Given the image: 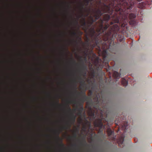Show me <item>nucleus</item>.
<instances>
[{
	"label": "nucleus",
	"mask_w": 152,
	"mask_h": 152,
	"mask_svg": "<svg viewBox=\"0 0 152 152\" xmlns=\"http://www.w3.org/2000/svg\"><path fill=\"white\" fill-rule=\"evenodd\" d=\"M142 0H107L108 4L103 3L100 9L94 10L93 11L96 18L94 19H98L104 13H109L111 11L115 10L120 14L121 19H134L136 18L137 10L135 8L131 11L129 13L137 1L140 2Z\"/></svg>",
	"instance_id": "obj_1"
},
{
	"label": "nucleus",
	"mask_w": 152,
	"mask_h": 152,
	"mask_svg": "<svg viewBox=\"0 0 152 152\" xmlns=\"http://www.w3.org/2000/svg\"><path fill=\"white\" fill-rule=\"evenodd\" d=\"M94 102H87L86 103V107L88 110V114L89 116L94 119L95 118V111L92 109V107L93 106L94 108L96 110H101L100 107L101 103V101L99 100V99L97 96H96L94 98Z\"/></svg>",
	"instance_id": "obj_2"
},
{
	"label": "nucleus",
	"mask_w": 152,
	"mask_h": 152,
	"mask_svg": "<svg viewBox=\"0 0 152 152\" xmlns=\"http://www.w3.org/2000/svg\"><path fill=\"white\" fill-rule=\"evenodd\" d=\"M110 34V33H107L105 32V38H103L104 41L103 44L102 49H103V59L105 61L106 60L108 61L107 59V56H108V51L109 50V48H107V47L108 46L107 44V42L108 41L109 39V36Z\"/></svg>",
	"instance_id": "obj_3"
},
{
	"label": "nucleus",
	"mask_w": 152,
	"mask_h": 152,
	"mask_svg": "<svg viewBox=\"0 0 152 152\" xmlns=\"http://www.w3.org/2000/svg\"><path fill=\"white\" fill-rule=\"evenodd\" d=\"M105 120V118L104 117L103 114L101 113L100 118L96 119L94 122V126L102 128L103 126L102 121Z\"/></svg>",
	"instance_id": "obj_4"
},
{
	"label": "nucleus",
	"mask_w": 152,
	"mask_h": 152,
	"mask_svg": "<svg viewBox=\"0 0 152 152\" xmlns=\"http://www.w3.org/2000/svg\"><path fill=\"white\" fill-rule=\"evenodd\" d=\"M73 86L74 88L75 89V92H77L78 94L79 95H81L82 94L83 95L81 98L80 99V101L81 102V103H79H79H81L83 104L84 102L85 101L87 100L88 99V97L86 96L85 92H83L81 91L80 92H77V91L76 90V84H74Z\"/></svg>",
	"instance_id": "obj_5"
},
{
	"label": "nucleus",
	"mask_w": 152,
	"mask_h": 152,
	"mask_svg": "<svg viewBox=\"0 0 152 152\" xmlns=\"http://www.w3.org/2000/svg\"><path fill=\"white\" fill-rule=\"evenodd\" d=\"M79 105L80 106V107H78V106L77 105L76 108L74 109V111H75L76 110H77L78 111L77 115L80 117V121H82V119L81 118V117L83 111L84 110V108L83 104L81 103H79Z\"/></svg>",
	"instance_id": "obj_6"
},
{
	"label": "nucleus",
	"mask_w": 152,
	"mask_h": 152,
	"mask_svg": "<svg viewBox=\"0 0 152 152\" xmlns=\"http://www.w3.org/2000/svg\"><path fill=\"white\" fill-rule=\"evenodd\" d=\"M76 117V116L73 114L72 113L71 114L69 121L66 123V124L69 128L70 127L72 124H74L75 123Z\"/></svg>",
	"instance_id": "obj_7"
},
{
	"label": "nucleus",
	"mask_w": 152,
	"mask_h": 152,
	"mask_svg": "<svg viewBox=\"0 0 152 152\" xmlns=\"http://www.w3.org/2000/svg\"><path fill=\"white\" fill-rule=\"evenodd\" d=\"M72 35L76 37L77 39L78 40V41H77V40H74V42L75 43L76 46H78L80 42L83 43V42L81 41V37L78 36L76 32L74 31L72 33Z\"/></svg>",
	"instance_id": "obj_8"
},
{
	"label": "nucleus",
	"mask_w": 152,
	"mask_h": 152,
	"mask_svg": "<svg viewBox=\"0 0 152 152\" xmlns=\"http://www.w3.org/2000/svg\"><path fill=\"white\" fill-rule=\"evenodd\" d=\"M89 3V1L88 0H86L85 1V4H83L81 3L80 6L79 7V9L81 11H83L84 10L86 9V8H84V5H85L87 7Z\"/></svg>",
	"instance_id": "obj_9"
},
{
	"label": "nucleus",
	"mask_w": 152,
	"mask_h": 152,
	"mask_svg": "<svg viewBox=\"0 0 152 152\" xmlns=\"http://www.w3.org/2000/svg\"><path fill=\"white\" fill-rule=\"evenodd\" d=\"M100 20V22L101 23L100 25V28L101 29H102L103 28H104V30H106L109 27V25H107L105 26L104 27L103 26V25L102 24L103 22L104 21V20H105V21L108 22V20Z\"/></svg>",
	"instance_id": "obj_10"
},
{
	"label": "nucleus",
	"mask_w": 152,
	"mask_h": 152,
	"mask_svg": "<svg viewBox=\"0 0 152 152\" xmlns=\"http://www.w3.org/2000/svg\"><path fill=\"white\" fill-rule=\"evenodd\" d=\"M81 72L83 74V75L85 76L86 75V72L85 71L87 69V67L86 65L83 63L82 64L81 66Z\"/></svg>",
	"instance_id": "obj_11"
},
{
	"label": "nucleus",
	"mask_w": 152,
	"mask_h": 152,
	"mask_svg": "<svg viewBox=\"0 0 152 152\" xmlns=\"http://www.w3.org/2000/svg\"><path fill=\"white\" fill-rule=\"evenodd\" d=\"M145 5L146 3L144 2H142L141 3H139L137 7L138 8L142 9L144 8L145 6Z\"/></svg>",
	"instance_id": "obj_12"
},
{
	"label": "nucleus",
	"mask_w": 152,
	"mask_h": 152,
	"mask_svg": "<svg viewBox=\"0 0 152 152\" xmlns=\"http://www.w3.org/2000/svg\"><path fill=\"white\" fill-rule=\"evenodd\" d=\"M128 126V123L126 122H124L123 125H122V130L126 131L127 128Z\"/></svg>",
	"instance_id": "obj_13"
},
{
	"label": "nucleus",
	"mask_w": 152,
	"mask_h": 152,
	"mask_svg": "<svg viewBox=\"0 0 152 152\" xmlns=\"http://www.w3.org/2000/svg\"><path fill=\"white\" fill-rule=\"evenodd\" d=\"M124 138L123 136H121L120 137L118 141V142L119 145L120 144L122 145L123 144L124 141Z\"/></svg>",
	"instance_id": "obj_14"
},
{
	"label": "nucleus",
	"mask_w": 152,
	"mask_h": 152,
	"mask_svg": "<svg viewBox=\"0 0 152 152\" xmlns=\"http://www.w3.org/2000/svg\"><path fill=\"white\" fill-rule=\"evenodd\" d=\"M130 20L129 21V23L132 26H135L136 25V20Z\"/></svg>",
	"instance_id": "obj_15"
},
{
	"label": "nucleus",
	"mask_w": 152,
	"mask_h": 152,
	"mask_svg": "<svg viewBox=\"0 0 152 152\" xmlns=\"http://www.w3.org/2000/svg\"><path fill=\"white\" fill-rule=\"evenodd\" d=\"M121 83L124 86H126L127 85V82L124 78L122 79Z\"/></svg>",
	"instance_id": "obj_16"
},
{
	"label": "nucleus",
	"mask_w": 152,
	"mask_h": 152,
	"mask_svg": "<svg viewBox=\"0 0 152 152\" xmlns=\"http://www.w3.org/2000/svg\"><path fill=\"white\" fill-rule=\"evenodd\" d=\"M72 7L70 4H68L67 6L64 8V11L65 12H68L71 8Z\"/></svg>",
	"instance_id": "obj_17"
},
{
	"label": "nucleus",
	"mask_w": 152,
	"mask_h": 152,
	"mask_svg": "<svg viewBox=\"0 0 152 152\" xmlns=\"http://www.w3.org/2000/svg\"><path fill=\"white\" fill-rule=\"evenodd\" d=\"M113 75L116 78H118V77H119L120 76V74L118 72L115 71L114 72Z\"/></svg>",
	"instance_id": "obj_18"
},
{
	"label": "nucleus",
	"mask_w": 152,
	"mask_h": 152,
	"mask_svg": "<svg viewBox=\"0 0 152 152\" xmlns=\"http://www.w3.org/2000/svg\"><path fill=\"white\" fill-rule=\"evenodd\" d=\"M79 79L80 80V83H81V86H84L86 85L85 82L84 80L82 79L81 77H80L79 78Z\"/></svg>",
	"instance_id": "obj_19"
},
{
	"label": "nucleus",
	"mask_w": 152,
	"mask_h": 152,
	"mask_svg": "<svg viewBox=\"0 0 152 152\" xmlns=\"http://www.w3.org/2000/svg\"><path fill=\"white\" fill-rule=\"evenodd\" d=\"M107 132L109 136L111 135L113 133V132L110 129H108Z\"/></svg>",
	"instance_id": "obj_20"
},
{
	"label": "nucleus",
	"mask_w": 152,
	"mask_h": 152,
	"mask_svg": "<svg viewBox=\"0 0 152 152\" xmlns=\"http://www.w3.org/2000/svg\"><path fill=\"white\" fill-rule=\"evenodd\" d=\"M67 102L68 103H74L75 104L76 103L75 102V101H73L72 100H66Z\"/></svg>",
	"instance_id": "obj_21"
},
{
	"label": "nucleus",
	"mask_w": 152,
	"mask_h": 152,
	"mask_svg": "<svg viewBox=\"0 0 152 152\" xmlns=\"http://www.w3.org/2000/svg\"><path fill=\"white\" fill-rule=\"evenodd\" d=\"M123 20L122 21V22H123V23H122L121 25V26L122 27H125L126 26V23H124V21L126 20Z\"/></svg>",
	"instance_id": "obj_22"
},
{
	"label": "nucleus",
	"mask_w": 152,
	"mask_h": 152,
	"mask_svg": "<svg viewBox=\"0 0 152 152\" xmlns=\"http://www.w3.org/2000/svg\"><path fill=\"white\" fill-rule=\"evenodd\" d=\"M55 132L57 134V138L59 140L60 139L58 136V135L60 133L59 132L58 130H56V131H55Z\"/></svg>",
	"instance_id": "obj_23"
},
{
	"label": "nucleus",
	"mask_w": 152,
	"mask_h": 152,
	"mask_svg": "<svg viewBox=\"0 0 152 152\" xmlns=\"http://www.w3.org/2000/svg\"><path fill=\"white\" fill-rule=\"evenodd\" d=\"M61 143L60 144V146L63 148H64V144H63V143L62 142V141L61 140Z\"/></svg>",
	"instance_id": "obj_24"
},
{
	"label": "nucleus",
	"mask_w": 152,
	"mask_h": 152,
	"mask_svg": "<svg viewBox=\"0 0 152 152\" xmlns=\"http://www.w3.org/2000/svg\"><path fill=\"white\" fill-rule=\"evenodd\" d=\"M68 110L69 112H71L72 111V110L69 107V105H68Z\"/></svg>",
	"instance_id": "obj_25"
},
{
	"label": "nucleus",
	"mask_w": 152,
	"mask_h": 152,
	"mask_svg": "<svg viewBox=\"0 0 152 152\" xmlns=\"http://www.w3.org/2000/svg\"><path fill=\"white\" fill-rule=\"evenodd\" d=\"M73 137L74 138H76V137H77V134H76V133H74V134L73 135Z\"/></svg>",
	"instance_id": "obj_26"
},
{
	"label": "nucleus",
	"mask_w": 152,
	"mask_h": 152,
	"mask_svg": "<svg viewBox=\"0 0 152 152\" xmlns=\"http://www.w3.org/2000/svg\"><path fill=\"white\" fill-rule=\"evenodd\" d=\"M107 18H104L103 19H110V16L109 15H107Z\"/></svg>",
	"instance_id": "obj_27"
},
{
	"label": "nucleus",
	"mask_w": 152,
	"mask_h": 152,
	"mask_svg": "<svg viewBox=\"0 0 152 152\" xmlns=\"http://www.w3.org/2000/svg\"><path fill=\"white\" fill-rule=\"evenodd\" d=\"M37 10L38 11H41V9L40 8H38L37 9Z\"/></svg>",
	"instance_id": "obj_28"
},
{
	"label": "nucleus",
	"mask_w": 152,
	"mask_h": 152,
	"mask_svg": "<svg viewBox=\"0 0 152 152\" xmlns=\"http://www.w3.org/2000/svg\"><path fill=\"white\" fill-rule=\"evenodd\" d=\"M73 62L74 64H77L75 61V60H74L73 59Z\"/></svg>",
	"instance_id": "obj_29"
},
{
	"label": "nucleus",
	"mask_w": 152,
	"mask_h": 152,
	"mask_svg": "<svg viewBox=\"0 0 152 152\" xmlns=\"http://www.w3.org/2000/svg\"><path fill=\"white\" fill-rule=\"evenodd\" d=\"M72 146L74 147H75L76 146V144H73L72 145Z\"/></svg>",
	"instance_id": "obj_30"
},
{
	"label": "nucleus",
	"mask_w": 152,
	"mask_h": 152,
	"mask_svg": "<svg viewBox=\"0 0 152 152\" xmlns=\"http://www.w3.org/2000/svg\"><path fill=\"white\" fill-rule=\"evenodd\" d=\"M79 58L80 59H81V61H83L82 59V56H79Z\"/></svg>",
	"instance_id": "obj_31"
},
{
	"label": "nucleus",
	"mask_w": 152,
	"mask_h": 152,
	"mask_svg": "<svg viewBox=\"0 0 152 152\" xmlns=\"http://www.w3.org/2000/svg\"><path fill=\"white\" fill-rule=\"evenodd\" d=\"M52 10L53 11H55V9H54L53 8V9H52Z\"/></svg>",
	"instance_id": "obj_32"
},
{
	"label": "nucleus",
	"mask_w": 152,
	"mask_h": 152,
	"mask_svg": "<svg viewBox=\"0 0 152 152\" xmlns=\"http://www.w3.org/2000/svg\"><path fill=\"white\" fill-rule=\"evenodd\" d=\"M97 31H98V32H100V30H98Z\"/></svg>",
	"instance_id": "obj_33"
},
{
	"label": "nucleus",
	"mask_w": 152,
	"mask_h": 152,
	"mask_svg": "<svg viewBox=\"0 0 152 152\" xmlns=\"http://www.w3.org/2000/svg\"><path fill=\"white\" fill-rule=\"evenodd\" d=\"M84 53H85V54H86V55H87L85 51V52H84Z\"/></svg>",
	"instance_id": "obj_34"
},
{
	"label": "nucleus",
	"mask_w": 152,
	"mask_h": 152,
	"mask_svg": "<svg viewBox=\"0 0 152 152\" xmlns=\"http://www.w3.org/2000/svg\"><path fill=\"white\" fill-rule=\"evenodd\" d=\"M140 14H141V15H143V13H142V12H140Z\"/></svg>",
	"instance_id": "obj_35"
},
{
	"label": "nucleus",
	"mask_w": 152,
	"mask_h": 152,
	"mask_svg": "<svg viewBox=\"0 0 152 152\" xmlns=\"http://www.w3.org/2000/svg\"><path fill=\"white\" fill-rule=\"evenodd\" d=\"M117 20V22H119V21H119V20H120L118 19V20Z\"/></svg>",
	"instance_id": "obj_36"
},
{
	"label": "nucleus",
	"mask_w": 152,
	"mask_h": 152,
	"mask_svg": "<svg viewBox=\"0 0 152 152\" xmlns=\"http://www.w3.org/2000/svg\"><path fill=\"white\" fill-rule=\"evenodd\" d=\"M79 32H80V34H82V33H83L82 32H81V31H79Z\"/></svg>",
	"instance_id": "obj_37"
},
{
	"label": "nucleus",
	"mask_w": 152,
	"mask_h": 152,
	"mask_svg": "<svg viewBox=\"0 0 152 152\" xmlns=\"http://www.w3.org/2000/svg\"><path fill=\"white\" fill-rule=\"evenodd\" d=\"M57 104H58V105H60V104H58V102H57Z\"/></svg>",
	"instance_id": "obj_38"
},
{
	"label": "nucleus",
	"mask_w": 152,
	"mask_h": 152,
	"mask_svg": "<svg viewBox=\"0 0 152 152\" xmlns=\"http://www.w3.org/2000/svg\"><path fill=\"white\" fill-rule=\"evenodd\" d=\"M102 99V98L101 99V100H102V101H103V100Z\"/></svg>",
	"instance_id": "obj_39"
},
{
	"label": "nucleus",
	"mask_w": 152,
	"mask_h": 152,
	"mask_svg": "<svg viewBox=\"0 0 152 152\" xmlns=\"http://www.w3.org/2000/svg\"><path fill=\"white\" fill-rule=\"evenodd\" d=\"M90 9L89 8V9H88V11H90Z\"/></svg>",
	"instance_id": "obj_40"
},
{
	"label": "nucleus",
	"mask_w": 152,
	"mask_h": 152,
	"mask_svg": "<svg viewBox=\"0 0 152 152\" xmlns=\"http://www.w3.org/2000/svg\"><path fill=\"white\" fill-rule=\"evenodd\" d=\"M64 128H65V129H66V127H64Z\"/></svg>",
	"instance_id": "obj_41"
},
{
	"label": "nucleus",
	"mask_w": 152,
	"mask_h": 152,
	"mask_svg": "<svg viewBox=\"0 0 152 152\" xmlns=\"http://www.w3.org/2000/svg\"><path fill=\"white\" fill-rule=\"evenodd\" d=\"M69 138H71V137H70V136H69Z\"/></svg>",
	"instance_id": "obj_42"
},
{
	"label": "nucleus",
	"mask_w": 152,
	"mask_h": 152,
	"mask_svg": "<svg viewBox=\"0 0 152 152\" xmlns=\"http://www.w3.org/2000/svg\"><path fill=\"white\" fill-rule=\"evenodd\" d=\"M104 31L103 30H102V32H104Z\"/></svg>",
	"instance_id": "obj_43"
},
{
	"label": "nucleus",
	"mask_w": 152,
	"mask_h": 152,
	"mask_svg": "<svg viewBox=\"0 0 152 152\" xmlns=\"http://www.w3.org/2000/svg\"><path fill=\"white\" fill-rule=\"evenodd\" d=\"M113 24V23L112 22H111V24Z\"/></svg>",
	"instance_id": "obj_44"
},
{
	"label": "nucleus",
	"mask_w": 152,
	"mask_h": 152,
	"mask_svg": "<svg viewBox=\"0 0 152 152\" xmlns=\"http://www.w3.org/2000/svg\"><path fill=\"white\" fill-rule=\"evenodd\" d=\"M81 19H85V18H81Z\"/></svg>",
	"instance_id": "obj_45"
},
{
	"label": "nucleus",
	"mask_w": 152,
	"mask_h": 152,
	"mask_svg": "<svg viewBox=\"0 0 152 152\" xmlns=\"http://www.w3.org/2000/svg\"><path fill=\"white\" fill-rule=\"evenodd\" d=\"M86 121L88 122V121L87 120H86Z\"/></svg>",
	"instance_id": "obj_46"
},
{
	"label": "nucleus",
	"mask_w": 152,
	"mask_h": 152,
	"mask_svg": "<svg viewBox=\"0 0 152 152\" xmlns=\"http://www.w3.org/2000/svg\"><path fill=\"white\" fill-rule=\"evenodd\" d=\"M34 99H36L35 98H34Z\"/></svg>",
	"instance_id": "obj_47"
},
{
	"label": "nucleus",
	"mask_w": 152,
	"mask_h": 152,
	"mask_svg": "<svg viewBox=\"0 0 152 152\" xmlns=\"http://www.w3.org/2000/svg\"><path fill=\"white\" fill-rule=\"evenodd\" d=\"M91 19H93V18H91Z\"/></svg>",
	"instance_id": "obj_48"
}]
</instances>
